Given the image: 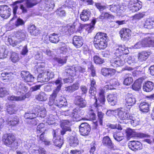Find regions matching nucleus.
Here are the masks:
<instances>
[{
	"instance_id": "obj_1",
	"label": "nucleus",
	"mask_w": 154,
	"mask_h": 154,
	"mask_svg": "<svg viewBox=\"0 0 154 154\" xmlns=\"http://www.w3.org/2000/svg\"><path fill=\"white\" fill-rule=\"evenodd\" d=\"M28 87L23 82H18L16 83L15 85L13 88L15 91L14 93L20 96H16L14 95L9 96L8 97L9 100L21 101L28 98L30 95L29 93H25L28 90Z\"/></svg>"
},
{
	"instance_id": "obj_2",
	"label": "nucleus",
	"mask_w": 154,
	"mask_h": 154,
	"mask_svg": "<svg viewBox=\"0 0 154 154\" xmlns=\"http://www.w3.org/2000/svg\"><path fill=\"white\" fill-rule=\"evenodd\" d=\"M110 60V65L114 67L123 66L125 62L131 64L135 62L134 59L129 55H125L119 57H115Z\"/></svg>"
},
{
	"instance_id": "obj_3",
	"label": "nucleus",
	"mask_w": 154,
	"mask_h": 154,
	"mask_svg": "<svg viewBox=\"0 0 154 154\" xmlns=\"http://www.w3.org/2000/svg\"><path fill=\"white\" fill-rule=\"evenodd\" d=\"M46 111L45 108L42 106H37L34 110L28 111L24 115V117L26 119H33L36 116L41 118H44L46 114Z\"/></svg>"
},
{
	"instance_id": "obj_4",
	"label": "nucleus",
	"mask_w": 154,
	"mask_h": 154,
	"mask_svg": "<svg viewBox=\"0 0 154 154\" xmlns=\"http://www.w3.org/2000/svg\"><path fill=\"white\" fill-rule=\"evenodd\" d=\"M89 93L91 95L94 96V98H95L96 100V103L92 106L91 107V109L88 112L90 118L94 120L96 117V115L94 112V110H98L99 106H101L103 104L101 103L99 100L98 99V100H97L96 97L95 96L96 93L95 88H91L89 91Z\"/></svg>"
},
{
	"instance_id": "obj_5",
	"label": "nucleus",
	"mask_w": 154,
	"mask_h": 154,
	"mask_svg": "<svg viewBox=\"0 0 154 154\" xmlns=\"http://www.w3.org/2000/svg\"><path fill=\"white\" fill-rule=\"evenodd\" d=\"M85 69L79 66H67L66 67V72L71 77H74L78 75L79 72H85Z\"/></svg>"
},
{
	"instance_id": "obj_6",
	"label": "nucleus",
	"mask_w": 154,
	"mask_h": 154,
	"mask_svg": "<svg viewBox=\"0 0 154 154\" xmlns=\"http://www.w3.org/2000/svg\"><path fill=\"white\" fill-rule=\"evenodd\" d=\"M71 111L69 110L66 111H61L60 110L56 112V115H53L52 114H50L47 120L46 121V122L48 125H52L55 123L57 121L59 117L58 116L59 115H64L65 116H69L70 117V115L71 113Z\"/></svg>"
},
{
	"instance_id": "obj_7",
	"label": "nucleus",
	"mask_w": 154,
	"mask_h": 154,
	"mask_svg": "<svg viewBox=\"0 0 154 154\" xmlns=\"http://www.w3.org/2000/svg\"><path fill=\"white\" fill-rule=\"evenodd\" d=\"M39 73L37 80L38 82H47L54 76V72L49 70H44Z\"/></svg>"
},
{
	"instance_id": "obj_8",
	"label": "nucleus",
	"mask_w": 154,
	"mask_h": 154,
	"mask_svg": "<svg viewBox=\"0 0 154 154\" xmlns=\"http://www.w3.org/2000/svg\"><path fill=\"white\" fill-rule=\"evenodd\" d=\"M54 83L57 87L53 91L52 94L50 95L49 97V104L50 105L54 103V99L56 97L57 94L61 89V88L63 84L61 78H58L55 81Z\"/></svg>"
},
{
	"instance_id": "obj_9",
	"label": "nucleus",
	"mask_w": 154,
	"mask_h": 154,
	"mask_svg": "<svg viewBox=\"0 0 154 154\" xmlns=\"http://www.w3.org/2000/svg\"><path fill=\"white\" fill-rule=\"evenodd\" d=\"M113 52L116 57H119L127 55L129 51L124 45H118L114 48Z\"/></svg>"
},
{
	"instance_id": "obj_10",
	"label": "nucleus",
	"mask_w": 154,
	"mask_h": 154,
	"mask_svg": "<svg viewBox=\"0 0 154 154\" xmlns=\"http://www.w3.org/2000/svg\"><path fill=\"white\" fill-rule=\"evenodd\" d=\"M54 99V103L51 105L49 104V101L48 104L51 106V109L52 110L55 109L56 107H61L64 105L66 104V99L63 97L61 96L59 98H57L56 101H55V99Z\"/></svg>"
},
{
	"instance_id": "obj_11",
	"label": "nucleus",
	"mask_w": 154,
	"mask_h": 154,
	"mask_svg": "<svg viewBox=\"0 0 154 154\" xmlns=\"http://www.w3.org/2000/svg\"><path fill=\"white\" fill-rule=\"evenodd\" d=\"M142 5V2L139 0H130L129 2L128 6L132 12H135L140 9Z\"/></svg>"
},
{
	"instance_id": "obj_12",
	"label": "nucleus",
	"mask_w": 154,
	"mask_h": 154,
	"mask_svg": "<svg viewBox=\"0 0 154 154\" xmlns=\"http://www.w3.org/2000/svg\"><path fill=\"white\" fill-rule=\"evenodd\" d=\"M116 115L121 120H128L130 118L131 115L125 109L121 108L116 109Z\"/></svg>"
},
{
	"instance_id": "obj_13",
	"label": "nucleus",
	"mask_w": 154,
	"mask_h": 154,
	"mask_svg": "<svg viewBox=\"0 0 154 154\" xmlns=\"http://www.w3.org/2000/svg\"><path fill=\"white\" fill-rule=\"evenodd\" d=\"M2 141L5 145L9 146L15 143V138L14 135L11 134H5L2 137Z\"/></svg>"
},
{
	"instance_id": "obj_14",
	"label": "nucleus",
	"mask_w": 154,
	"mask_h": 154,
	"mask_svg": "<svg viewBox=\"0 0 154 154\" xmlns=\"http://www.w3.org/2000/svg\"><path fill=\"white\" fill-rule=\"evenodd\" d=\"M11 9L7 5L0 6V16L5 19L8 18L11 15Z\"/></svg>"
},
{
	"instance_id": "obj_15",
	"label": "nucleus",
	"mask_w": 154,
	"mask_h": 154,
	"mask_svg": "<svg viewBox=\"0 0 154 154\" xmlns=\"http://www.w3.org/2000/svg\"><path fill=\"white\" fill-rule=\"evenodd\" d=\"M115 88L114 86L111 84L107 85H106L104 88V89H101L100 90L99 93V97L98 100L100 103L102 104H104L105 101V96L104 95V90H111Z\"/></svg>"
},
{
	"instance_id": "obj_16",
	"label": "nucleus",
	"mask_w": 154,
	"mask_h": 154,
	"mask_svg": "<svg viewBox=\"0 0 154 154\" xmlns=\"http://www.w3.org/2000/svg\"><path fill=\"white\" fill-rule=\"evenodd\" d=\"M120 36L122 40H128L131 35V31L128 28H124L119 31Z\"/></svg>"
},
{
	"instance_id": "obj_17",
	"label": "nucleus",
	"mask_w": 154,
	"mask_h": 154,
	"mask_svg": "<svg viewBox=\"0 0 154 154\" xmlns=\"http://www.w3.org/2000/svg\"><path fill=\"white\" fill-rule=\"evenodd\" d=\"M72 125L71 122L68 120H63L61 122V127L62 130L61 131V134L62 135L64 134L66 131H71L70 126Z\"/></svg>"
},
{
	"instance_id": "obj_18",
	"label": "nucleus",
	"mask_w": 154,
	"mask_h": 154,
	"mask_svg": "<svg viewBox=\"0 0 154 154\" xmlns=\"http://www.w3.org/2000/svg\"><path fill=\"white\" fill-rule=\"evenodd\" d=\"M58 131V130L56 129L53 131V141L54 144L56 146L60 148L63 143L62 137L59 136H57V134Z\"/></svg>"
},
{
	"instance_id": "obj_19",
	"label": "nucleus",
	"mask_w": 154,
	"mask_h": 154,
	"mask_svg": "<svg viewBox=\"0 0 154 154\" xmlns=\"http://www.w3.org/2000/svg\"><path fill=\"white\" fill-rule=\"evenodd\" d=\"M91 130L89 125L87 123H82L79 127V131L81 134L83 136L87 135Z\"/></svg>"
},
{
	"instance_id": "obj_20",
	"label": "nucleus",
	"mask_w": 154,
	"mask_h": 154,
	"mask_svg": "<svg viewBox=\"0 0 154 154\" xmlns=\"http://www.w3.org/2000/svg\"><path fill=\"white\" fill-rule=\"evenodd\" d=\"M128 147L131 150L134 151L142 149L143 146L141 143L138 141H131L128 144Z\"/></svg>"
},
{
	"instance_id": "obj_21",
	"label": "nucleus",
	"mask_w": 154,
	"mask_h": 154,
	"mask_svg": "<svg viewBox=\"0 0 154 154\" xmlns=\"http://www.w3.org/2000/svg\"><path fill=\"white\" fill-rule=\"evenodd\" d=\"M21 75L23 79L27 82H32L35 79L29 72L26 71H22Z\"/></svg>"
},
{
	"instance_id": "obj_22",
	"label": "nucleus",
	"mask_w": 154,
	"mask_h": 154,
	"mask_svg": "<svg viewBox=\"0 0 154 154\" xmlns=\"http://www.w3.org/2000/svg\"><path fill=\"white\" fill-rule=\"evenodd\" d=\"M79 108H76L74 109L71 112V113L70 115L72 119V120L74 121H80L82 119L81 117V115H80L79 114Z\"/></svg>"
},
{
	"instance_id": "obj_23",
	"label": "nucleus",
	"mask_w": 154,
	"mask_h": 154,
	"mask_svg": "<svg viewBox=\"0 0 154 154\" xmlns=\"http://www.w3.org/2000/svg\"><path fill=\"white\" fill-rule=\"evenodd\" d=\"M74 103L79 108L85 107L87 105V102L85 99L79 96L75 97Z\"/></svg>"
},
{
	"instance_id": "obj_24",
	"label": "nucleus",
	"mask_w": 154,
	"mask_h": 154,
	"mask_svg": "<svg viewBox=\"0 0 154 154\" xmlns=\"http://www.w3.org/2000/svg\"><path fill=\"white\" fill-rule=\"evenodd\" d=\"M127 135L128 137H141L146 136V135L143 134L142 133H137L134 130L131 128H128L126 130Z\"/></svg>"
},
{
	"instance_id": "obj_25",
	"label": "nucleus",
	"mask_w": 154,
	"mask_h": 154,
	"mask_svg": "<svg viewBox=\"0 0 154 154\" xmlns=\"http://www.w3.org/2000/svg\"><path fill=\"white\" fill-rule=\"evenodd\" d=\"M125 104L126 106H131L135 104L136 102L135 96L131 94H128L126 97Z\"/></svg>"
},
{
	"instance_id": "obj_26",
	"label": "nucleus",
	"mask_w": 154,
	"mask_h": 154,
	"mask_svg": "<svg viewBox=\"0 0 154 154\" xmlns=\"http://www.w3.org/2000/svg\"><path fill=\"white\" fill-rule=\"evenodd\" d=\"M106 33L102 32L97 33L94 38V43H99L103 41L106 40Z\"/></svg>"
},
{
	"instance_id": "obj_27",
	"label": "nucleus",
	"mask_w": 154,
	"mask_h": 154,
	"mask_svg": "<svg viewBox=\"0 0 154 154\" xmlns=\"http://www.w3.org/2000/svg\"><path fill=\"white\" fill-rule=\"evenodd\" d=\"M145 47L154 46V38L152 37H146L143 39Z\"/></svg>"
},
{
	"instance_id": "obj_28",
	"label": "nucleus",
	"mask_w": 154,
	"mask_h": 154,
	"mask_svg": "<svg viewBox=\"0 0 154 154\" xmlns=\"http://www.w3.org/2000/svg\"><path fill=\"white\" fill-rule=\"evenodd\" d=\"M116 72L114 69L103 68L102 69L101 72L104 76H111L114 75Z\"/></svg>"
},
{
	"instance_id": "obj_29",
	"label": "nucleus",
	"mask_w": 154,
	"mask_h": 154,
	"mask_svg": "<svg viewBox=\"0 0 154 154\" xmlns=\"http://www.w3.org/2000/svg\"><path fill=\"white\" fill-rule=\"evenodd\" d=\"M73 44L76 48H79L83 44V40L81 36H75L73 38Z\"/></svg>"
},
{
	"instance_id": "obj_30",
	"label": "nucleus",
	"mask_w": 154,
	"mask_h": 154,
	"mask_svg": "<svg viewBox=\"0 0 154 154\" xmlns=\"http://www.w3.org/2000/svg\"><path fill=\"white\" fill-rule=\"evenodd\" d=\"M91 12L89 10H84L80 14L81 20L86 21L89 20L91 16Z\"/></svg>"
},
{
	"instance_id": "obj_31",
	"label": "nucleus",
	"mask_w": 154,
	"mask_h": 154,
	"mask_svg": "<svg viewBox=\"0 0 154 154\" xmlns=\"http://www.w3.org/2000/svg\"><path fill=\"white\" fill-rule=\"evenodd\" d=\"M154 86V84L152 82L149 81L146 82L143 85V90L147 92H150L153 89Z\"/></svg>"
},
{
	"instance_id": "obj_32",
	"label": "nucleus",
	"mask_w": 154,
	"mask_h": 154,
	"mask_svg": "<svg viewBox=\"0 0 154 154\" xmlns=\"http://www.w3.org/2000/svg\"><path fill=\"white\" fill-rule=\"evenodd\" d=\"M151 54L150 51H143L139 53L138 59L141 61L145 60Z\"/></svg>"
},
{
	"instance_id": "obj_33",
	"label": "nucleus",
	"mask_w": 154,
	"mask_h": 154,
	"mask_svg": "<svg viewBox=\"0 0 154 154\" xmlns=\"http://www.w3.org/2000/svg\"><path fill=\"white\" fill-rule=\"evenodd\" d=\"M107 99L109 104L112 106L116 105L117 101V95L116 94H109L107 97Z\"/></svg>"
},
{
	"instance_id": "obj_34",
	"label": "nucleus",
	"mask_w": 154,
	"mask_h": 154,
	"mask_svg": "<svg viewBox=\"0 0 154 154\" xmlns=\"http://www.w3.org/2000/svg\"><path fill=\"white\" fill-rule=\"evenodd\" d=\"M24 146L27 149L32 147V148L30 149V150H31V152L32 153L33 152V147H37L35 144L34 140L31 139L28 140L26 142H24Z\"/></svg>"
},
{
	"instance_id": "obj_35",
	"label": "nucleus",
	"mask_w": 154,
	"mask_h": 154,
	"mask_svg": "<svg viewBox=\"0 0 154 154\" xmlns=\"http://www.w3.org/2000/svg\"><path fill=\"white\" fill-rule=\"evenodd\" d=\"M60 35L59 34H57L54 33L50 34L49 36V40L51 42L57 43L60 40Z\"/></svg>"
},
{
	"instance_id": "obj_36",
	"label": "nucleus",
	"mask_w": 154,
	"mask_h": 154,
	"mask_svg": "<svg viewBox=\"0 0 154 154\" xmlns=\"http://www.w3.org/2000/svg\"><path fill=\"white\" fill-rule=\"evenodd\" d=\"M69 143L70 146L74 147L77 146L79 144V140L77 136L75 135L70 136Z\"/></svg>"
},
{
	"instance_id": "obj_37",
	"label": "nucleus",
	"mask_w": 154,
	"mask_h": 154,
	"mask_svg": "<svg viewBox=\"0 0 154 154\" xmlns=\"http://www.w3.org/2000/svg\"><path fill=\"white\" fill-rule=\"evenodd\" d=\"M26 34L24 31H18L16 34V36L19 41H17V42H20L24 40L26 37Z\"/></svg>"
},
{
	"instance_id": "obj_38",
	"label": "nucleus",
	"mask_w": 154,
	"mask_h": 154,
	"mask_svg": "<svg viewBox=\"0 0 154 154\" xmlns=\"http://www.w3.org/2000/svg\"><path fill=\"white\" fill-rule=\"evenodd\" d=\"M7 124L9 126H14L19 124V119L17 116L13 118L9 119L6 121Z\"/></svg>"
},
{
	"instance_id": "obj_39",
	"label": "nucleus",
	"mask_w": 154,
	"mask_h": 154,
	"mask_svg": "<svg viewBox=\"0 0 154 154\" xmlns=\"http://www.w3.org/2000/svg\"><path fill=\"white\" fill-rule=\"evenodd\" d=\"M8 51L6 48L5 45L0 46V58L3 59L5 58L8 55Z\"/></svg>"
},
{
	"instance_id": "obj_40",
	"label": "nucleus",
	"mask_w": 154,
	"mask_h": 154,
	"mask_svg": "<svg viewBox=\"0 0 154 154\" xmlns=\"http://www.w3.org/2000/svg\"><path fill=\"white\" fill-rule=\"evenodd\" d=\"M103 145L107 146L110 148H112L113 147V144L109 137H104L103 138Z\"/></svg>"
},
{
	"instance_id": "obj_41",
	"label": "nucleus",
	"mask_w": 154,
	"mask_h": 154,
	"mask_svg": "<svg viewBox=\"0 0 154 154\" xmlns=\"http://www.w3.org/2000/svg\"><path fill=\"white\" fill-rule=\"evenodd\" d=\"M6 105L7 107V110L8 113L12 114L16 113L17 109L14 105H8L7 103Z\"/></svg>"
},
{
	"instance_id": "obj_42",
	"label": "nucleus",
	"mask_w": 154,
	"mask_h": 154,
	"mask_svg": "<svg viewBox=\"0 0 154 154\" xmlns=\"http://www.w3.org/2000/svg\"><path fill=\"white\" fill-rule=\"evenodd\" d=\"M45 64L43 62H38L35 65V69H36L38 73L44 71Z\"/></svg>"
},
{
	"instance_id": "obj_43",
	"label": "nucleus",
	"mask_w": 154,
	"mask_h": 154,
	"mask_svg": "<svg viewBox=\"0 0 154 154\" xmlns=\"http://www.w3.org/2000/svg\"><path fill=\"white\" fill-rule=\"evenodd\" d=\"M139 106L140 110L142 112H147L149 111V104L148 103L142 102Z\"/></svg>"
},
{
	"instance_id": "obj_44",
	"label": "nucleus",
	"mask_w": 154,
	"mask_h": 154,
	"mask_svg": "<svg viewBox=\"0 0 154 154\" xmlns=\"http://www.w3.org/2000/svg\"><path fill=\"white\" fill-rule=\"evenodd\" d=\"M144 26L145 28L149 29H152L154 27V20L151 19H147L145 23Z\"/></svg>"
},
{
	"instance_id": "obj_45",
	"label": "nucleus",
	"mask_w": 154,
	"mask_h": 154,
	"mask_svg": "<svg viewBox=\"0 0 154 154\" xmlns=\"http://www.w3.org/2000/svg\"><path fill=\"white\" fill-rule=\"evenodd\" d=\"M114 18V16L108 12H102L100 16L99 17V20H103L105 19H113Z\"/></svg>"
},
{
	"instance_id": "obj_46",
	"label": "nucleus",
	"mask_w": 154,
	"mask_h": 154,
	"mask_svg": "<svg viewBox=\"0 0 154 154\" xmlns=\"http://www.w3.org/2000/svg\"><path fill=\"white\" fill-rule=\"evenodd\" d=\"M2 39L4 41L6 42H8L10 45H12L13 46H15L18 43L17 41H13L10 36L9 37L3 36Z\"/></svg>"
},
{
	"instance_id": "obj_47",
	"label": "nucleus",
	"mask_w": 154,
	"mask_h": 154,
	"mask_svg": "<svg viewBox=\"0 0 154 154\" xmlns=\"http://www.w3.org/2000/svg\"><path fill=\"white\" fill-rule=\"evenodd\" d=\"M129 119L131 120V124L134 126L138 125L140 121L139 119L137 117H135L134 116H133L131 115Z\"/></svg>"
},
{
	"instance_id": "obj_48",
	"label": "nucleus",
	"mask_w": 154,
	"mask_h": 154,
	"mask_svg": "<svg viewBox=\"0 0 154 154\" xmlns=\"http://www.w3.org/2000/svg\"><path fill=\"white\" fill-rule=\"evenodd\" d=\"M95 47L97 49H104L107 46V42L106 40L102 41L99 43H96L94 44Z\"/></svg>"
},
{
	"instance_id": "obj_49",
	"label": "nucleus",
	"mask_w": 154,
	"mask_h": 154,
	"mask_svg": "<svg viewBox=\"0 0 154 154\" xmlns=\"http://www.w3.org/2000/svg\"><path fill=\"white\" fill-rule=\"evenodd\" d=\"M35 98L37 100L39 101H45L48 98V96L45 93L41 92L36 96Z\"/></svg>"
},
{
	"instance_id": "obj_50",
	"label": "nucleus",
	"mask_w": 154,
	"mask_h": 154,
	"mask_svg": "<svg viewBox=\"0 0 154 154\" xmlns=\"http://www.w3.org/2000/svg\"><path fill=\"white\" fill-rule=\"evenodd\" d=\"M96 19H93L91 22V23L87 24L86 26V30L88 33L91 32L94 28V26L96 22Z\"/></svg>"
},
{
	"instance_id": "obj_51",
	"label": "nucleus",
	"mask_w": 154,
	"mask_h": 154,
	"mask_svg": "<svg viewBox=\"0 0 154 154\" xmlns=\"http://www.w3.org/2000/svg\"><path fill=\"white\" fill-rule=\"evenodd\" d=\"M141 81H140L139 80H136L132 85V89L135 91H139L141 88Z\"/></svg>"
},
{
	"instance_id": "obj_52",
	"label": "nucleus",
	"mask_w": 154,
	"mask_h": 154,
	"mask_svg": "<svg viewBox=\"0 0 154 154\" xmlns=\"http://www.w3.org/2000/svg\"><path fill=\"white\" fill-rule=\"evenodd\" d=\"M113 136L114 139L118 141H120L124 138L123 134L121 132H115Z\"/></svg>"
},
{
	"instance_id": "obj_53",
	"label": "nucleus",
	"mask_w": 154,
	"mask_h": 154,
	"mask_svg": "<svg viewBox=\"0 0 154 154\" xmlns=\"http://www.w3.org/2000/svg\"><path fill=\"white\" fill-rule=\"evenodd\" d=\"M133 81V79L131 77V75L127 74L125 76V78L124 81V84L127 85H129Z\"/></svg>"
},
{
	"instance_id": "obj_54",
	"label": "nucleus",
	"mask_w": 154,
	"mask_h": 154,
	"mask_svg": "<svg viewBox=\"0 0 154 154\" xmlns=\"http://www.w3.org/2000/svg\"><path fill=\"white\" fill-rule=\"evenodd\" d=\"M40 0H27L26 6L28 8H31L39 2Z\"/></svg>"
},
{
	"instance_id": "obj_55",
	"label": "nucleus",
	"mask_w": 154,
	"mask_h": 154,
	"mask_svg": "<svg viewBox=\"0 0 154 154\" xmlns=\"http://www.w3.org/2000/svg\"><path fill=\"white\" fill-rule=\"evenodd\" d=\"M10 58L11 61L14 63L18 61L20 59L18 54L14 52L11 53Z\"/></svg>"
},
{
	"instance_id": "obj_56",
	"label": "nucleus",
	"mask_w": 154,
	"mask_h": 154,
	"mask_svg": "<svg viewBox=\"0 0 154 154\" xmlns=\"http://www.w3.org/2000/svg\"><path fill=\"white\" fill-rule=\"evenodd\" d=\"M144 44L143 39H142L137 42L134 45L132 46L131 47L132 48L134 49H139L142 47H145Z\"/></svg>"
},
{
	"instance_id": "obj_57",
	"label": "nucleus",
	"mask_w": 154,
	"mask_h": 154,
	"mask_svg": "<svg viewBox=\"0 0 154 154\" xmlns=\"http://www.w3.org/2000/svg\"><path fill=\"white\" fill-rule=\"evenodd\" d=\"M143 134L146 135V136L142 137L141 138L145 137V139L144 140V141L147 143L151 144L153 143L152 137V136L148 135L147 134L143 133Z\"/></svg>"
},
{
	"instance_id": "obj_58",
	"label": "nucleus",
	"mask_w": 154,
	"mask_h": 154,
	"mask_svg": "<svg viewBox=\"0 0 154 154\" xmlns=\"http://www.w3.org/2000/svg\"><path fill=\"white\" fill-rule=\"evenodd\" d=\"M11 73H8L4 72L1 74V75L2 79L3 80H9L11 79Z\"/></svg>"
},
{
	"instance_id": "obj_59",
	"label": "nucleus",
	"mask_w": 154,
	"mask_h": 154,
	"mask_svg": "<svg viewBox=\"0 0 154 154\" xmlns=\"http://www.w3.org/2000/svg\"><path fill=\"white\" fill-rule=\"evenodd\" d=\"M119 5L118 4L110 5V10L112 12L119 13Z\"/></svg>"
},
{
	"instance_id": "obj_60",
	"label": "nucleus",
	"mask_w": 154,
	"mask_h": 154,
	"mask_svg": "<svg viewBox=\"0 0 154 154\" xmlns=\"http://www.w3.org/2000/svg\"><path fill=\"white\" fill-rule=\"evenodd\" d=\"M55 60L59 64L63 65L66 63L67 60V57H56Z\"/></svg>"
},
{
	"instance_id": "obj_61",
	"label": "nucleus",
	"mask_w": 154,
	"mask_h": 154,
	"mask_svg": "<svg viewBox=\"0 0 154 154\" xmlns=\"http://www.w3.org/2000/svg\"><path fill=\"white\" fill-rule=\"evenodd\" d=\"M33 153L35 152L36 151H38L39 154H46V151L45 149L42 147H33Z\"/></svg>"
},
{
	"instance_id": "obj_62",
	"label": "nucleus",
	"mask_w": 154,
	"mask_h": 154,
	"mask_svg": "<svg viewBox=\"0 0 154 154\" xmlns=\"http://www.w3.org/2000/svg\"><path fill=\"white\" fill-rule=\"evenodd\" d=\"M44 132L42 133L40 135L39 137V139L38 140V141L40 142L41 141L42 142H44L46 145H49L50 144V143L49 141L47 140L44 136Z\"/></svg>"
},
{
	"instance_id": "obj_63",
	"label": "nucleus",
	"mask_w": 154,
	"mask_h": 154,
	"mask_svg": "<svg viewBox=\"0 0 154 154\" xmlns=\"http://www.w3.org/2000/svg\"><path fill=\"white\" fill-rule=\"evenodd\" d=\"M94 60L95 63L96 64H101L104 62V60L97 56H94Z\"/></svg>"
},
{
	"instance_id": "obj_64",
	"label": "nucleus",
	"mask_w": 154,
	"mask_h": 154,
	"mask_svg": "<svg viewBox=\"0 0 154 154\" xmlns=\"http://www.w3.org/2000/svg\"><path fill=\"white\" fill-rule=\"evenodd\" d=\"M57 15L60 17H63L66 16V12L62 8H59L56 11Z\"/></svg>"
}]
</instances>
